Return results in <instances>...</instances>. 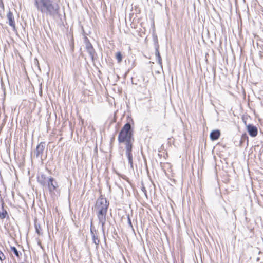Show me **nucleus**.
Segmentation results:
<instances>
[{
  "label": "nucleus",
  "mask_w": 263,
  "mask_h": 263,
  "mask_svg": "<svg viewBox=\"0 0 263 263\" xmlns=\"http://www.w3.org/2000/svg\"><path fill=\"white\" fill-rule=\"evenodd\" d=\"M38 11L47 15L54 16L58 13L59 7L52 0H34Z\"/></svg>",
  "instance_id": "obj_1"
},
{
  "label": "nucleus",
  "mask_w": 263,
  "mask_h": 263,
  "mask_svg": "<svg viewBox=\"0 0 263 263\" xmlns=\"http://www.w3.org/2000/svg\"><path fill=\"white\" fill-rule=\"evenodd\" d=\"M109 203L106 199L102 197L99 198L96 203L94 210L96 212L99 223L103 229L106 221V213Z\"/></svg>",
  "instance_id": "obj_2"
},
{
  "label": "nucleus",
  "mask_w": 263,
  "mask_h": 263,
  "mask_svg": "<svg viewBox=\"0 0 263 263\" xmlns=\"http://www.w3.org/2000/svg\"><path fill=\"white\" fill-rule=\"evenodd\" d=\"M118 139L120 143L125 144L126 147H127L128 145L132 146L134 138L129 123H126L124 125L119 134Z\"/></svg>",
  "instance_id": "obj_3"
},
{
  "label": "nucleus",
  "mask_w": 263,
  "mask_h": 263,
  "mask_svg": "<svg viewBox=\"0 0 263 263\" xmlns=\"http://www.w3.org/2000/svg\"><path fill=\"white\" fill-rule=\"evenodd\" d=\"M47 183L48 189L50 193H53L58 187L57 182L52 177L48 178L47 180Z\"/></svg>",
  "instance_id": "obj_4"
},
{
  "label": "nucleus",
  "mask_w": 263,
  "mask_h": 263,
  "mask_svg": "<svg viewBox=\"0 0 263 263\" xmlns=\"http://www.w3.org/2000/svg\"><path fill=\"white\" fill-rule=\"evenodd\" d=\"M45 143L41 142L36 147V151L35 152L36 157H42L44 150L45 149Z\"/></svg>",
  "instance_id": "obj_5"
},
{
  "label": "nucleus",
  "mask_w": 263,
  "mask_h": 263,
  "mask_svg": "<svg viewBox=\"0 0 263 263\" xmlns=\"http://www.w3.org/2000/svg\"><path fill=\"white\" fill-rule=\"evenodd\" d=\"M247 130L251 137H255L257 135V128L252 125L249 124L247 126Z\"/></svg>",
  "instance_id": "obj_6"
},
{
  "label": "nucleus",
  "mask_w": 263,
  "mask_h": 263,
  "mask_svg": "<svg viewBox=\"0 0 263 263\" xmlns=\"http://www.w3.org/2000/svg\"><path fill=\"white\" fill-rule=\"evenodd\" d=\"M220 135V132L219 130H213L210 134V138L212 141L217 140Z\"/></svg>",
  "instance_id": "obj_7"
},
{
  "label": "nucleus",
  "mask_w": 263,
  "mask_h": 263,
  "mask_svg": "<svg viewBox=\"0 0 263 263\" xmlns=\"http://www.w3.org/2000/svg\"><path fill=\"white\" fill-rule=\"evenodd\" d=\"M126 154L128 157L129 163L132 166L133 164V159L132 155L131 154V151L132 149V146H128L127 147H126Z\"/></svg>",
  "instance_id": "obj_8"
},
{
  "label": "nucleus",
  "mask_w": 263,
  "mask_h": 263,
  "mask_svg": "<svg viewBox=\"0 0 263 263\" xmlns=\"http://www.w3.org/2000/svg\"><path fill=\"white\" fill-rule=\"evenodd\" d=\"M7 18L9 21V24L11 27L14 28L15 27V22L14 18L13 17L12 13L11 12H9V13L7 15Z\"/></svg>",
  "instance_id": "obj_9"
},
{
  "label": "nucleus",
  "mask_w": 263,
  "mask_h": 263,
  "mask_svg": "<svg viewBox=\"0 0 263 263\" xmlns=\"http://www.w3.org/2000/svg\"><path fill=\"white\" fill-rule=\"evenodd\" d=\"M155 55H156V61L159 64L161 68L162 69V59H161L160 53L159 52V50L157 48L156 49Z\"/></svg>",
  "instance_id": "obj_10"
},
{
  "label": "nucleus",
  "mask_w": 263,
  "mask_h": 263,
  "mask_svg": "<svg viewBox=\"0 0 263 263\" xmlns=\"http://www.w3.org/2000/svg\"><path fill=\"white\" fill-rule=\"evenodd\" d=\"M38 181L42 185H45L47 182V180L46 179L45 176L44 175H41V176L37 177Z\"/></svg>",
  "instance_id": "obj_11"
},
{
  "label": "nucleus",
  "mask_w": 263,
  "mask_h": 263,
  "mask_svg": "<svg viewBox=\"0 0 263 263\" xmlns=\"http://www.w3.org/2000/svg\"><path fill=\"white\" fill-rule=\"evenodd\" d=\"M10 249H11V251L13 252V253L15 254V255L17 257H19L18 252L17 250L16 249V248L15 247H10Z\"/></svg>",
  "instance_id": "obj_12"
},
{
  "label": "nucleus",
  "mask_w": 263,
  "mask_h": 263,
  "mask_svg": "<svg viewBox=\"0 0 263 263\" xmlns=\"http://www.w3.org/2000/svg\"><path fill=\"white\" fill-rule=\"evenodd\" d=\"M87 48L88 52L90 54V55H93V50H92V47L91 46V45H89V44H87Z\"/></svg>",
  "instance_id": "obj_13"
},
{
  "label": "nucleus",
  "mask_w": 263,
  "mask_h": 263,
  "mask_svg": "<svg viewBox=\"0 0 263 263\" xmlns=\"http://www.w3.org/2000/svg\"><path fill=\"white\" fill-rule=\"evenodd\" d=\"M7 215V212L2 209V211H0V217L2 219L5 218Z\"/></svg>",
  "instance_id": "obj_14"
},
{
  "label": "nucleus",
  "mask_w": 263,
  "mask_h": 263,
  "mask_svg": "<svg viewBox=\"0 0 263 263\" xmlns=\"http://www.w3.org/2000/svg\"><path fill=\"white\" fill-rule=\"evenodd\" d=\"M116 59L118 60V62H120L122 60V57L120 52L117 53L116 54Z\"/></svg>",
  "instance_id": "obj_15"
},
{
  "label": "nucleus",
  "mask_w": 263,
  "mask_h": 263,
  "mask_svg": "<svg viewBox=\"0 0 263 263\" xmlns=\"http://www.w3.org/2000/svg\"><path fill=\"white\" fill-rule=\"evenodd\" d=\"M6 258L4 254L0 251V260L1 261L5 260Z\"/></svg>",
  "instance_id": "obj_16"
},
{
  "label": "nucleus",
  "mask_w": 263,
  "mask_h": 263,
  "mask_svg": "<svg viewBox=\"0 0 263 263\" xmlns=\"http://www.w3.org/2000/svg\"><path fill=\"white\" fill-rule=\"evenodd\" d=\"M93 242L96 244V245H98L99 243V240H98L97 238H96L95 237V236L93 235Z\"/></svg>",
  "instance_id": "obj_17"
},
{
  "label": "nucleus",
  "mask_w": 263,
  "mask_h": 263,
  "mask_svg": "<svg viewBox=\"0 0 263 263\" xmlns=\"http://www.w3.org/2000/svg\"><path fill=\"white\" fill-rule=\"evenodd\" d=\"M0 7H2L3 9L4 8V5L2 2H0Z\"/></svg>",
  "instance_id": "obj_18"
},
{
  "label": "nucleus",
  "mask_w": 263,
  "mask_h": 263,
  "mask_svg": "<svg viewBox=\"0 0 263 263\" xmlns=\"http://www.w3.org/2000/svg\"><path fill=\"white\" fill-rule=\"evenodd\" d=\"M129 223L131 224V222H130V220L129 219Z\"/></svg>",
  "instance_id": "obj_19"
}]
</instances>
